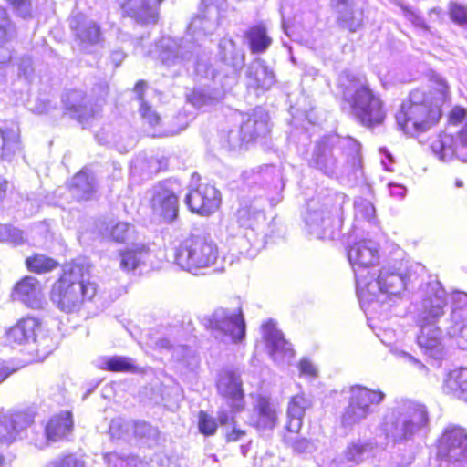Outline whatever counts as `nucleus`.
Returning <instances> with one entry per match:
<instances>
[{"label":"nucleus","instance_id":"f257e3e1","mask_svg":"<svg viewBox=\"0 0 467 467\" xmlns=\"http://www.w3.org/2000/svg\"><path fill=\"white\" fill-rule=\"evenodd\" d=\"M434 89H414L396 113L397 125L404 133L414 136L433 127L441 116V107L447 98L448 86L439 78Z\"/></svg>","mask_w":467,"mask_h":467},{"label":"nucleus","instance_id":"f03ea898","mask_svg":"<svg viewBox=\"0 0 467 467\" xmlns=\"http://www.w3.org/2000/svg\"><path fill=\"white\" fill-rule=\"evenodd\" d=\"M429 423L424 405L404 400L389 409L381 423L386 439L393 443L404 444L419 437Z\"/></svg>","mask_w":467,"mask_h":467},{"label":"nucleus","instance_id":"7ed1b4c3","mask_svg":"<svg viewBox=\"0 0 467 467\" xmlns=\"http://www.w3.org/2000/svg\"><path fill=\"white\" fill-rule=\"evenodd\" d=\"M369 276L358 275L357 295L365 311L377 312L387 309L390 301L400 297L405 290L406 281L401 273L382 268L378 275L368 272Z\"/></svg>","mask_w":467,"mask_h":467},{"label":"nucleus","instance_id":"20e7f679","mask_svg":"<svg viewBox=\"0 0 467 467\" xmlns=\"http://www.w3.org/2000/svg\"><path fill=\"white\" fill-rule=\"evenodd\" d=\"M88 266L74 263L52 286L50 298L63 312L78 311L83 303L97 294V285L89 282Z\"/></svg>","mask_w":467,"mask_h":467},{"label":"nucleus","instance_id":"39448f33","mask_svg":"<svg viewBox=\"0 0 467 467\" xmlns=\"http://www.w3.org/2000/svg\"><path fill=\"white\" fill-rule=\"evenodd\" d=\"M351 113L365 127L373 128L383 123L386 110L379 95L369 88L366 79L357 80L344 92Z\"/></svg>","mask_w":467,"mask_h":467},{"label":"nucleus","instance_id":"423d86ee","mask_svg":"<svg viewBox=\"0 0 467 467\" xmlns=\"http://www.w3.org/2000/svg\"><path fill=\"white\" fill-rule=\"evenodd\" d=\"M220 256L216 243L204 236H192L176 248L174 262L182 269L195 273L200 269L211 267Z\"/></svg>","mask_w":467,"mask_h":467},{"label":"nucleus","instance_id":"0eeeda50","mask_svg":"<svg viewBox=\"0 0 467 467\" xmlns=\"http://www.w3.org/2000/svg\"><path fill=\"white\" fill-rule=\"evenodd\" d=\"M336 141H338L340 147L351 158L353 167L360 164V144L356 140L350 137L344 139H338L334 136L325 138L316 145L309 164L329 177L337 173L338 167L337 161L332 150V145Z\"/></svg>","mask_w":467,"mask_h":467},{"label":"nucleus","instance_id":"6e6552de","mask_svg":"<svg viewBox=\"0 0 467 467\" xmlns=\"http://www.w3.org/2000/svg\"><path fill=\"white\" fill-rule=\"evenodd\" d=\"M205 326L214 337L223 342L242 343L246 326L242 309L218 308L207 319Z\"/></svg>","mask_w":467,"mask_h":467},{"label":"nucleus","instance_id":"1a4fd4ad","mask_svg":"<svg viewBox=\"0 0 467 467\" xmlns=\"http://www.w3.org/2000/svg\"><path fill=\"white\" fill-rule=\"evenodd\" d=\"M385 394L379 390H372L360 385L350 388L348 404L341 416V423L346 428L361 423L372 412V405L383 401Z\"/></svg>","mask_w":467,"mask_h":467},{"label":"nucleus","instance_id":"9d476101","mask_svg":"<svg viewBox=\"0 0 467 467\" xmlns=\"http://www.w3.org/2000/svg\"><path fill=\"white\" fill-rule=\"evenodd\" d=\"M181 185L177 181L167 180L155 184L147 192L151 210L165 223L173 222L179 212Z\"/></svg>","mask_w":467,"mask_h":467},{"label":"nucleus","instance_id":"9b49d317","mask_svg":"<svg viewBox=\"0 0 467 467\" xmlns=\"http://www.w3.org/2000/svg\"><path fill=\"white\" fill-rule=\"evenodd\" d=\"M441 459L452 467H467V433L459 427H450L443 432L438 448Z\"/></svg>","mask_w":467,"mask_h":467},{"label":"nucleus","instance_id":"f8f14e48","mask_svg":"<svg viewBox=\"0 0 467 467\" xmlns=\"http://www.w3.org/2000/svg\"><path fill=\"white\" fill-rule=\"evenodd\" d=\"M447 303V294L441 283H429L418 307L417 324L438 323L445 314Z\"/></svg>","mask_w":467,"mask_h":467},{"label":"nucleus","instance_id":"ddd939ff","mask_svg":"<svg viewBox=\"0 0 467 467\" xmlns=\"http://www.w3.org/2000/svg\"><path fill=\"white\" fill-rule=\"evenodd\" d=\"M185 203L192 213L209 215L220 206V192L213 185L201 183L195 189L190 190Z\"/></svg>","mask_w":467,"mask_h":467},{"label":"nucleus","instance_id":"4468645a","mask_svg":"<svg viewBox=\"0 0 467 467\" xmlns=\"http://www.w3.org/2000/svg\"><path fill=\"white\" fill-rule=\"evenodd\" d=\"M348 258L355 273L356 285H358V275L369 276V271L366 275H364V271L379 261L378 244L372 240L357 242L349 247Z\"/></svg>","mask_w":467,"mask_h":467},{"label":"nucleus","instance_id":"2eb2a0df","mask_svg":"<svg viewBox=\"0 0 467 467\" xmlns=\"http://www.w3.org/2000/svg\"><path fill=\"white\" fill-rule=\"evenodd\" d=\"M262 331L272 359L277 364L288 363L294 357V350L291 344L284 338L282 332L272 321L264 324Z\"/></svg>","mask_w":467,"mask_h":467},{"label":"nucleus","instance_id":"dca6fc26","mask_svg":"<svg viewBox=\"0 0 467 467\" xmlns=\"http://www.w3.org/2000/svg\"><path fill=\"white\" fill-rule=\"evenodd\" d=\"M306 232L317 239L332 238L331 212L323 205L311 202L304 216Z\"/></svg>","mask_w":467,"mask_h":467},{"label":"nucleus","instance_id":"f3484780","mask_svg":"<svg viewBox=\"0 0 467 467\" xmlns=\"http://www.w3.org/2000/svg\"><path fill=\"white\" fill-rule=\"evenodd\" d=\"M420 333L417 343L423 353L431 358L441 360L445 356V345L442 331L437 323L418 324Z\"/></svg>","mask_w":467,"mask_h":467},{"label":"nucleus","instance_id":"a211bd4d","mask_svg":"<svg viewBox=\"0 0 467 467\" xmlns=\"http://www.w3.org/2000/svg\"><path fill=\"white\" fill-rule=\"evenodd\" d=\"M219 55L223 63L230 67L225 76V81L222 82L223 89L235 83L239 70L244 62V52L237 48L235 42L231 38H223L219 43Z\"/></svg>","mask_w":467,"mask_h":467},{"label":"nucleus","instance_id":"6ab92c4d","mask_svg":"<svg viewBox=\"0 0 467 467\" xmlns=\"http://www.w3.org/2000/svg\"><path fill=\"white\" fill-rule=\"evenodd\" d=\"M73 419L69 411L53 416L45 427V438L35 441L39 449L47 446L48 442H56L66 439L73 431Z\"/></svg>","mask_w":467,"mask_h":467},{"label":"nucleus","instance_id":"aec40b11","mask_svg":"<svg viewBox=\"0 0 467 467\" xmlns=\"http://www.w3.org/2000/svg\"><path fill=\"white\" fill-rule=\"evenodd\" d=\"M70 28L80 47L84 50H89L100 41L99 26L83 14H76L71 17Z\"/></svg>","mask_w":467,"mask_h":467},{"label":"nucleus","instance_id":"412c9836","mask_svg":"<svg viewBox=\"0 0 467 467\" xmlns=\"http://www.w3.org/2000/svg\"><path fill=\"white\" fill-rule=\"evenodd\" d=\"M14 298L33 309L42 308L45 303L43 287L40 282L33 276H26L16 284Z\"/></svg>","mask_w":467,"mask_h":467},{"label":"nucleus","instance_id":"4be33fe9","mask_svg":"<svg viewBox=\"0 0 467 467\" xmlns=\"http://www.w3.org/2000/svg\"><path fill=\"white\" fill-rule=\"evenodd\" d=\"M30 419L23 413L0 415V443L9 445L17 439H21Z\"/></svg>","mask_w":467,"mask_h":467},{"label":"nucleus","instance_id":"5701e85b","mask_svg":"<svg viewBox=\"0 0 467 467\" xmlns=\"http://www.w3.org/2000/svg\"><path fill=\"white\" fill-rule=\"evenodd\" d=\"M217 389L220 395L226 398L234 410L243 408L244 393L240 377L233 371H223L217 381Z\"/></svg>","mask_w":467,"mask_h":467},{"label":"nucleus","instance_id":"b1692460","mask_svg":"<svg viewBox=\"0 0 467 467\" xmlns=\"http://www.w3.org/2000/svg\"><path fill=\"white\" fill-rule=\"evenodd\" d=\"M450 323L449 335L460 336L467 341V294L457 292L452 296Z\"/></svg>","mask_w":467,"mask_h":467},{"label":"nucleus","instance_id":"393cba45","mask_svg":"<svg viewBox=\"0 0 467 467\" xmlns=\"http://www.w3.org/2000/svg\"><path fill=\"white\" fill-rule=\"evenodd\" d=\"M62 102L66 112L80 123L87 122L96 114V111L88 105L85 94L80 90L67 92L63 96Z\"/></svg>","mask_w":467,"mask_h":467},{"label":"nucleus","instance_id":"a878e982","mask_svg":"<svg viewBox=\"0 0 467 467\" xmlns=\"http://www.w3.org/2000/svg\"><path fill=\"white\" fill-rule=\"evenodd\" d=\"M312 400L304 393L291 397L286 407L285 428L289 432L298 433L303 425L306 411L311 408Z\"/></svg>","mask_w":467,"mask_h":467},{"label":"nucleus","instance_id":"bb28decb","mask_svg":"<svg viewBox=\"0 0 467 467\" xmlns=\"http://www.w3.org/2000/svg\"><path fill=\"white\" fill-rule=\"evenodd\" d=\"M163 0H126L122 9L130 16L144 23L155 24L159 17V6Z\"/></svg>","mask_w":467,"mask_h":467},{"label":"nucleus","instance_id":"cd10ccee","mask_svg":"<svg viewBox=\"0 0 467 467\" xmlns=\"http://www.w3.org/2000/svg\"><path fill=\"white\" fill-rule=\"evenodd\" d=\"M253 424L259 431L273 430L278 420L276 406L268 398L259 397L254 410Z\"/></svg>","mask_w":467,"mask_h":467},{"label":"nucleus","instance_id":"c85d7f7f","mask_svg":"<svg viewBox=\"0 0 467 467\" xmlns=\"http://www.w3.org/2000/svg\"><path fill=\"white\" fill-rule=\"evenodd\" d=\"M38 327L39 322L36 318L31 317L21 318L6 331V342L12 346L27 344L33 340Z\"/></svg>","mask_w":467,"mask_h":467},{"label":"nucleus","instance_id":"c756f323","mask_svg":"<svg viewBox=\"0 0 467 467\" xmlns=\"http://www.w3.org/2000/svg\"><path fill=\"white\" fill-rule=\"evenodd\" d=\"M246 78L247 86L254 88L269 89L275 82L274 72L260 58L248 66Z\"/></svg>","mask_w":467,"mask_h":467},{"label":"nucleus","instance_id":"7c9ffc66","mask_svg":"<svg viewBox=\"0 0 467 467\" xmlns=\"http://www.w3.org/2000/svg\"><path fill=\"white\" fill-rule=\"evenodd\" d=\"M15 26L6 10L0 6V81L5 77V64L11 58V51L5 46L15 36Z\"/></svg>","mask_w":467,"mask_h":467},{"label":"nucleus","instance_id":"2f4dec72","mask_svg":"<svg viewBox=\"0 0 467 467\" xmlns=\"http://www.w3.org/2000/svg\"><path fill=\"white\" fill-rule=\"evenodd\" d=\"M150 257L149 248L142 244H135L119 254V266L130 272L144 265Z\"/></svg>","mask_w":467,"mask_h":467},{"label":"nucleus","instance_id":"473e14b6","mask_svg":"<svg viewBox=\"0 0 467 467\" xmlns=\"http://www.w3.org/2000/svg\"><path fill=\"white\" fill-rule=\"evenodd\" d=\"M269 130L268 116L263 109H256L241 126V132L248 140L265 136Z\"/></svg>","mask_w":467,"mask_h":467},{"label":"nucleus","instance_id":"72a5a7b5","mask_svg":"<svg viewBox=\"0 0 467 467\" xmlns=\"http://www.w3.org/2000/svg\"><path fill=\"white\" fill-rule=\"evenodd\" d=\"M133 429L136 436L143 437L151 431V427L146 422L131 423L122 418L113 419L109 425V434L112 439L125 440L130 431Z\"/></svg>","mask_w":467,"mask_h":467},{"label":"nucleus","instance_id":"f704fd0d","mask_svg":"<svg viewBox=\"0 0 467 467\" xmlns=\"http://www.w3.org/2000/svg\"><path fill=\"white\" fill-rule=\"evenodd\" d=\"M70 191L77 199L88 200L91 198L96 191L94 175L88 170H82L72 178Z\"/></svg>","mask_w":467,"mask_h":467},{"label":"nucleus","instance_id":"c9c22d12","mask_svg":"<svg viewBox=\"0 0 467 467\" xmlns=\"http://www.w3.org/2000/svg\"><path fill=\"white\" fill-rule=\"evenodd\" d=\"M445 392L467 401V368L451 370L443 384Z\"/></svg>","mask_w":467,"mask_h":467},{"label":"nucleus","instance_id":"e433bc0d","mask_svg":"<svg viewBox=\"0 0 467 467\" xmlns=\"http://www.w3.org/2000/svg\"><path fill=\"white\" fill-rule=\"evenodd\" d=\"M342 26L355 32L361 25V14L354 10L350 0H333Z\"/></svg>","mask_w":467,"mask_h":467},{"label":"nucleus","instance_id":"4c0bfd02","mask_svg":"<svg viewBox=\"0 0 467 467\" xmlns=\"http://www.w3.org/2000/svg\"><path fill=\"white\" fill-rule=\"evenodd\" d=\"M236 220L241 227L254 229L265 220V213L255 202L244 204L236 212Z\"/></svg>","mask_w":467,"mask_h":467},{"label":"nucleus","instance_id":"58836bf2","mask_svg":"<svg viewBox=\"0 0 467 467\" xmlns=\"http://www.w3.org/2000/svg\"><path fill=\"white\" fill-rule=\"evenodd\" d=\"M19 149L18 130L0 129V160L11 161Z\"/></svg>","mask_w":467,"mask_h":467},{"label":"nucleus","instance_id":"ea45409f","mask_svg":"<svg viewBox=\"0 0 467 467\" xmlns=\"http://www.w3.org/2000/svg\"><path fill=\"white\" fill-rule=\"evenodd\" d=\"M161 47L165 48L161 52L160 57L162 63L168 67L181 64L192 57V52L184 51L183 47L178 46L173 41L169 40L168 43H164L163 40Z\"/></svg>","mask_w":467,"mask_h":467},{"label":"nucleus","instance_id":"a19ab883","mask_svg":"<svg viewBox=\"0 0 467 467\" xmlns=\"http://www.w3.org/2000/svg\"><path fill=\"white\" fill-rule=\"evenodd\" d=\"M97 367L113 372H133L137 369L133 360L127 357H103L97 360Z\"/></svg>","mask_w":467,"mask_h":467},{"label":"nucleus","instance_id":"79ce46f5","mask_svg":"<svg viewBox=\"0 0 467 467\" xmlns=\"http://www.w3.org/2000/svg\"><path fill=\"white\" fill-rule=\"evenodd\" d=\"M373 450V446L368 442L357 441L349 444L344 451V459L349 467H354L366 459H368Z\"/></svg>","mask_w":467,"mask_h":467},{"label":"nucleus","instance_id":"37998d69","mask_svg":"<svg viewBox=\"0 0 467 467\" xmlns=\"http://www.w3.org/2000/svg\"><path fill=\"white\" fill-rule=\"evenodd\" d=\"M246 36L253 53L265 52L272 43V39L267 36L266 28L261 25L250 28Z\"/></svg>","mask_w":467,"mask_h":467},{"label":"nucleus","instance_id":"c03bdc74","mask_svg":"<svg viewBox=\"0 0 467 467\" xmlns=\"http://www.w3.org/2000/svg\"><path fill=\"white\" fill-rule=\"evenodd\" d=\"M145 87L146 83L144 81H139L135 86V91L138 93L139 99L140 100V113L141 118L147 121L150 126L155 127L160 123L161 118L150 105L143 101L140 92Z\"/></svg>","mask_w":467,"mask_h":467},{"label":"nucleus","instance_id":"a18cd8bd","mask_svg":"<svg viewBox=\"0 0 467 467\" xmlns=\"http://www.w3.org/2000/svg\"><path fill=\"white\" fill-rule=\"evenodd\" d=\"M33 342L36 345V351L38 356L46 357L56 348V341L49 332L42 331L40 327L36 330Z\"/></svg>","mask_w":467,"mask_h":467},{"label":"nucleus","instance_id":"49530a36","mask_svg":"<svg viewBox=\"0 0 467 467\" xmlns=\"http://www.w3.org/2000/svg\"><path fill=\"white\" fill-rule=\"evenodd\" d=\"M25 241V233L21 229L11 224L0 223V243L19 245Z\"/></svg>","mask_w":467,"mask_h":467},{"label":"nucleus","instance_id":"de8ad7c7","mask_svg":"<svg viewBox=\"0 0 467 467\" xmlns=\"http://www.w3.org/2000/svg\"><path fill=\"white\" fill-rule=\"evenodd\" d=\"M26 265L30 271L46 273L52 271L57 266V263L43 254H36L26 259Z\"/></svg>","mask_w":467,"mask_h":467},{"label":"nucleus","instance_id":"09e8293b","mask_svg":"<svg viewBox=\"0 0 467 467\" xmlns=\"http://www.w3.org/2000/svg\"><path fill=\"white\" fill-rule=\"evenodd\" d=\"M133 233V226L128 223L119 222L106 228V236H110L116 242H125Z\"/></svg>","mask_w":467,"mask_h":467},{"label":"nucleus","instance_id":"8fccbe9b","mask_svg":"<svg viewBox=\"0 0 467 467\" xmlns=\"http://www.w3.org/2000/svg\"><path fill=\"white\" fill-rule=\"evenodd\" d=\"M354 209L356 218L370 221L374 217L375 208L373 204L366 199H356L354 202Z\"/></svg>","mask_w":467,"mask_h":467},{"label":"nucleus","instance_id":"3c124183","mask_svg":"<svg viewBox=\"0 0 467 467\" xmlns=\"http://www.w3.org/2000/svg\"><path fill=\"white\" fill-rule=\"evenodd\" d=\"M213 29V24L204 17H195L190 24L188 31L192 36H199L202 32L203 35L211 33Z\"/></svg>","mask_w":467,"mask_h":467},{"label":"nucleus","instance_id":"603ef678","mask_svg":"<svg viewBox=\"0 0 467 467\" xmlns=\"http://www.w3.org/2000/svg\"><path fill=\"white\" fill-rule=\"evenodd\" d=\"M198 427L200 431L208 436L215 433L217 423L215 420L204 411H200L198 417Z\"/></svg>","mask_w":467,"mask_h":467},{"label":"nucleus","instance_id":"864d4df0","mask_svg":"<svg viewBox=\"0 0 467 467\" xmlns=\"http://www.w3.org/2000/svg\"><path fill=\"white\" fill-rule=\"evenodd\" d=\"M451 19L459 26L467 24V7L458 3H451L449 7Z\"/></svg>","mask_w":467,"mask_h":467},{"label":"nucleus","instance_id":"5fc2aeb1","mask_svg":"<svg viewBox=\"0 0 467 467\" xmlns=\"http://www.w3.org/2000/svg\"><path fill=\"white\" fill-rule=\"evenodd\" d=\"M295 451L298 453H313L319 448V441H309L307 439H298L292 443Z\"/></svg>","mask_w":467,"mask_h":467},{"label":"nucleus","instance_id":"6e6d98bb","mask_svg":"<svg viewBox=\"0 0 467 467\" xmlns=\"http://www.w3.org/2000/svg\"><path fill=\"white\" fill-rule=\"evenodd\" d=\"M14 12L20 17L26 19L32 15L31 0H7Z\"/></svg>","mask_w":467,"mask_h":467},{"label":"nucleus","instance_id":"4d7b16f0","mask_svg":"<svg viewBox=\"0 0 467 467\" xmlns=\"http://www.w3.org/2000/svg\"><path fill=\"white\" fill-rule=\"evenodd\" d=\"M403 16L416 27L427 30L428 26L424 19L414 10L406 5H401Z\"/></svg>","mask_w":467,"mask_h":467},{"label":"nucleus","instance_id":"13d9d810","mask_svg":"<svg viewBox=\"0 0 467 467\" xmlns=\"http://www.w3.org/2000/svg\"><path fill=\"white\" fill-rule=\"evenodd\" d=\"M47 467H86V464L83 460L69 455L63 459L50 462Z\"/></svg>","mask_w":467,"mask_h":467},{"label":"nucleus","instance_id":"bf43d9fd","mask_svg":"<svg viewBox=\"0 0 467 467\" xmlns=\"http://www.w3.org/2000/svg\"><path fill=\"white\" fill-rule=\"evenodd\" d=\"M298 368L301 376L308 377L311 379L317 377V368L308 358L301 359L298 364Z\"/></svg>","mask_w":467,"mask_h":467},{"label":"nucleus","instance_id":"052dcab7","mask_svg":"<svg viewBox=\"0 0 467 467\" xmlns=\"http://www.w3.org/2000/svg\"><path fill=\"white\" fill-rule=\"evenodd\" d=\"M195 71L197 75H200L202 78H211L212 79H215L217 78H220V75L211 68L207 63L202 60L197 61Z\"/></svg>","mask_w":467,"mask_h":467},{"label":"nucleus","instance_id":"680f3d73","mask_svg":"<svg viewBox=\"0 0 467 467\" xmlns=\"http://www.w3.org/2000/svg\"><path fill=\"white\" fill-rule=\"evenodd\" d=\"M104 459L109 467H127L130 464L127 457L120 456L116 452L105 454Z\"/></svg>","mask_w":467,"mask_h":467},{"label":"nucleus","instance_id":"e2e57ef3","mask_svg":"<svg viewBox=\"0 0 467 467\" xmlns=\"http://www.w3.org/2000/svg\"><path fill=\"white\" fill-rule=\"evenodd\" d=\"M244 141H249L247 138H244V134H242L241 129L238 130H231L228 133V146L231 150H235L240 147Z\"/></svg>","mask_w":467,"mask_h":467},{"label":"nucleus","instance_id":"0e129e2a","mask_svg":"<svg viewBox=\"0 0 467 467\" xmlns=\"http://www.w3.org/2000/svg\"><path fill=\"white\" fill-rule=\"evenodd\" d=\"M34 72L32 59L28 57H23L19 64V77H24L25 79L29 80Z\"/></svg>","mask_w":467,"mask_h":467},{"label":"nucleus","instance_id":"69168bd1","mask_svg":"<svg viewBox=\"0 0 467 467\" xmlns=\"http://www.w3.org/2000/svg\"><path fill=\"white\" fill-rule=\"evenodd\" d=\"M400 357L404 360L405 363H408L418 371L421 373H425L427 371L426 366L420 360L412 357L410 354L402 351L400 352Z\"/></svg>","mask_w":467,"mask_h":467},{"label":"nucleus","instance_id":"338daca9","mask_svg":"<svg viewBox=\"0 0 467 467\" xmlns=\"http://www.w3.org/2000/svg\"><path fill=\"white\" fill-rule=\"evenodd\" d=\"M190 99L195 107L201 108L210 104L213 99L201 91H194Z\"/></svg>","mask_w":467,"mask_h":467},{"label":"nucleus","instance_id":"774afa93","mask_svg":"<svg viewBox=\"0 0 467 467\" xmlns=\"http://www.w3.org/2000/svg\"><path fill=\"white\" fill-rule=\"evenodd\" d=\"M467 116V110L464 108L456 106L454 107L449 115L450 122L452 124H458L462 122Z\"/></svg>","mask_w":467,"mask_h":467}]
</instances>
